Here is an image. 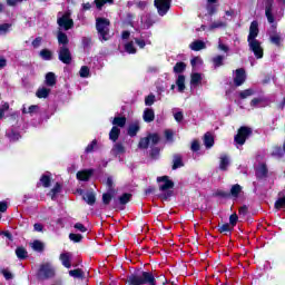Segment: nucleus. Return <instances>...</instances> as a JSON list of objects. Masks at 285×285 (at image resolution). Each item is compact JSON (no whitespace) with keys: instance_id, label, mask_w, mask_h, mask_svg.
Instances as JSON below:
<instances>
[{"instance_id":"obj_53","label":"nucleus","mask_w":285,"mask_h":285,"mask_svg":"<svg viewBox=\"0 0 285 285\" xmlns=\"http://www.w3.org/2000/svg\"><path fill=\"white\" fill-rule=\"evenodd\" d=\"M131 197L132 195L130 194H124L119 197V204H121V206H125V204H128V202H130Z\"/></svg>"},{"instance_id":"obj_5","label":"nucleus","mask_w":285,"mask_h":285,"mask_svg":"<svg viewBox=\"0 0 285 285\" xmlns=\"http://www.w3.org/2000/svg\"><path fill=\"white\" fill-rule=\"evenodd\" d=\"M40 279H50L55 277V267L50 263L42 264L38 272Z\"/></svg>"},{"instance_id":"obj_13","label":"nucleus","mask_w":285,"mask_h":285,"mask_svg":"<svg viewBox=\"0 0 285 285\" xmlns=\"http://www.w3.org/2000/svg\"><path fill=\"white\" fill-rule=\"evenodd\" d=\"M140 21L142 30H148L149 28H153V26L155 24V20H153V17L148 13L142 16Z\"/></svg>"},{"instance_id":"obj_40","label":"nucleus","mask_w":285,"mask_h":285,"mask_svg":"<svg viewBox=\"0 0 285 285\" xmlns=\"http://www.w3.org/2000/svg\"><path fill=\"white\" fill-rule=\"evenodd\" d=\"M31 248L33 250H36L37 253H41L43 250V244L41 243V240H33L30 244Z\"/></svg>"},{"instance_id":"obj_51","label":"nucleus","mask_w":285,"mask_h":285,"mask_svg":"<svg viewBox=\"0 0 285 285\" xmlns=\"http://www.w3.org/2000/svg\"><path fill=\"white\" fill-rule=\"evenodd\" d=\"M59 193H61V185L57 183L55 187L51 189V191L49 193V195L51 199H55V195H59Z\"/></svg>"},{"instance_id":"obj_2","label":"nucleus","mask_w":285,"mask_h":285,"mask_svg":"<svg viewBox=\"0 0 285 285\" xmlns=\"http://www.w3.org/2000/svg\"><path fill=\"white\" fill-rule=\"evenodd\" d=\"M127 282L130 285H157L155 284V275L149 272H142L140 274H131L127 277Z\"/></svg>"},{"instance_id":"obj_12","label":"nucleus","mask_w":285,"mask_h":285,"mask_svg":"<svg viewBox=\"0 0 285 285\" xmlns=\"http://www.w3.org/2000/svg\"><path fill=\"white\" fill-rule=\"evenodd\" d=\"M246 81V70L244 69H236L235 76H234V83L235 86H243V83Z\"/></svg>"},{"instance_id":"obj_42","label":"nucleus","mask_w":285,"mask_h":285,"mask_svg":"<svg viewBox=\"0 0 285 285\" xmlns=\"http://www.w3.org/2000/svg\"><path fill=\"white\" fill-rule=\"evenodd\" d=\"M7 136L10 139V141H19V139H21V135L19 132L14 131L13 129H11L7 134Z\"/></svg>"},{"instance_id":"obj_34","label":"nucleus","mask_w":285,"mask_h":285,"mask_svg":"<svg viewBox=\"0 0 285 285\" xmlns=\"http://www.w3.org/2000/svg\"><path fill=\"white\" fill-rule=\"evenodd\" d=\"M253 95H255V89L249 88V89L239 91L238 97L239 99H248V97H253Z\"/></svg>"},{"instance_id":"obj_60","label":"nucleus","mask_w":285,"mask_h":285,"mask_svg":"<svg viewBox=\"0 0 285 285\" xmlns=\"http://www.w3.org/2000/svg\"><path fill=\"white\" fill-rule=\"evenodd\" d=\"M147 6H148V0H138V1H136V7L139 10H146Z\"/></svg>"},{"instance_id":"obj_14","label":"nucleus","mask_w":285,"mask_h":285,"mask_svg":"<svg viewBox=\"0 0 285 285\" xmlns=\"http://www.w3.org/2000/svg\"><path fill=\"white\" fill-rule=\"evenodd\" d=\"M273 31L269 33V40L274 46H282V41H284V38H282V33L276 32L275 29H272Z\"/></svg>"},{"instance_id":"obj_52","label":"nucleus","mask_w":285,"mask_h":285,"mask_svg":"<svg viewBox=\"0 0 285 285\" xmlns=\"http://www.w3.org/2000/svg\"><path fill=\"white\" fill-rule=\"evenodd\" d=\"M148 146H150V138H148V136L145 137V138H141L139 144H138V147L142 148V149H146V148H148Z\"/></svg>"},{"instance_id":"obj_57","label":"nucleus","mask_w":285,"mask_h":285,"mask_svg":"<svg viewBox=\"0 0 285 285\" xmlns=\"http://www.w3.org/2000/svg\"><path fill=\"white\" fill-rule=\"evenodd\" d=\"M275 208H276L277 210H281V208H285V196L278 198V199L275 202Z\"/></svg>"},{"instance_id":"obj_4","label":"nucleus","mask_w":285,"mask_h":285,"mask_svg":"<svg viewBox=\"0 0 285 285\" xmlns=\"http://www.w3.org/2000/svg\"><path fill=\"white\" fill-rule=\"evenodd\" d=\"M58 26L62 28L63 30H70L75 26V21L70 18V12L66 13H58Z\"/></svg>"},{"instance_id":"obj_59","label":"nucleus","mask_w":285,"mask_h":285,"mask_svg":"<svg viewBox=\"0 0 285 285\" xmlns=\"http://www.w3.org/2000/svg\"><path fill=\"white\" fill-rule=\"evenodd\" d=\"M173 114L176 121H184V112L177 111V109H173Z\"/></svg>"},{"instance_id":"obj_10","label":"nucleus","mask_w":285,"mask_h":285,"mask_svg":"<svg viewBox=\"0 0 285 285\" xmlns=\"http://www.w3.org/2000/svg\"><path fill=\"white\" fill-rule=\"evenodd\" d=\"M259 35V22L254 20L249 26V35L247 41H257V36Z\"/></svg>"},{"instance_id":"obj_63","label":"nucleus","mask_w":285,"mask_h":285,"mask_svg":"<svg viewBox=\"0 0 285 285\" xmlns=\"http://www.w3.org/2000/svg\"><path fill=\"white\" fill-rule=\"evenodd\" d=\"M155 104V95H149L145 98V106H153Z\"/></svg>"},{"instance_id":"obj_6","label":"nucleus","mask_w":285,"mask_h":285,"mask_svg":"<svg viewBox=\"0 0 285 285\" xmlns=\"http://www.w3.org/2000/svg\"><path fill=\"white\" fill-rule=\"evenodd\" d=\"M58 59L67 66H70V63H72V53H70V49L68 48V46L59 47Z\"/></svg>"},{"instance_id":"obj_55","label":"nucleus","mask_w":285,"mask_h":285,"mask_svg":"<svg viewBox=\"0 0 285 285\" xmlns=\"http://www.w3.org/2000/svg\"><path fill=\"white\" fill-rule=\"evenodd\" d=\"M40 181L45 188H50V176L42 175Z\"/></svg>"},{"instance_id":"obj_48","label":"nucleus","mask_w":285,"mask_h":285,"mask_svg":"<svg viewBox=\"0 0 285 285\" xmlns=\"http://www.w3.org/2000/svg\"><path fill=\"white\" fill-rule=\"evenodd\" d=\"M125 50L129 55H135L137 52V49L135 48V42H128L125 45Z\"/></svg>"},{"instance_id":"obj_11","label":"nucleus","mask_w":285,"mask_h":285,"mask_svg":"<svg viewBox=\"0 0 285 285\" xmlns=\"http://www.w3.org/2000/svg\"><path fill=\"white\" fill-rule=\"evenodd\" d=\"M157 181L159 184V190H170L175 186L173 180L168 179V176L158 177Z\"/></svg>"},{"instance_id":"obj_8","label":"nucleus","mask_w":285,"mask_h":285,"mask_svg":"<svg viewBox=\"0 0 285 285\" xmlns=\"http://www.w3.org/2000/svg\"><path fill=\"white\" fill-rule=\"evenodd\" d=\"M247 43L249 46V50L254 52L256 59L264 58V48H262V42H259V40H249Z\"/></svg>"},{"instance_id":"obj_50","label":"nucleus","mask_w":285,"mask_h":285,"mask_svg":"<svg viewBox=\"0 0 285 285\" xmlns=\"http://www.w3.org/2000/svg\"><path fill=\"white\" fill-rule=\"evenodd\" d=\"M79 75L80 77H82V79H87V77H90V68H88L87 66H82L80 68Z\"/></svg>"},{"instance_id":"obj_45","label":"nucleus","mask_w":285,"mask_h":285,"mask_svg":"<svg viewBox=\"0 0 285 285\" xmlns=\"http://www.w3.org/2000/svg\"><path fill=\"white\" fill-rule=\"evenodd\" d=\"M97 148V139H94L86 148L85 153L87 155H90V153H95V149Z\"/></svg>"},{"instance_id":"obj_18","label":"nucleus","mask_w":285,"mask_h":285,"mask_svg":"<svg viewBox=\"0 0 285 285\" xmlns=\"http://www.w3.org/2000/svg\"><path fill=\"white\" fill-rule=\"evenodd\" d=\"M142 119L147 124H150L151 121H155V110H153L150 108H146L144 110Z\"/></svg>"},{"instance_id":"obj_44","label":"nucleus","mask_w":285,"mask_h":285,"mask_svg":"<svg viewBox=\"0 0 285 285\" xmlns=\"http://www.w3.org/2000/svg\"><path fill=\"white\" fill-rule=\"evenodd\" d=\"M190 83L191 86H199L202 83V73H193Z\"/></svg>"},{"instance_id":"obj_30","label":"nucleus","mask_w":285,"mask_h":285,"mask_svg":"<svg viewBox=\"0 0 285 285\" xmlns=\"http://www.w3.org/2000/svg\"><path fill=\"white\" fill-rule=\"evenodd\" d=\"M47 86H55V83H57V76H55V72H48L46 75V80H45Z\"/></svg>"},{"instance_id":"obj_29","label":"nucleus","mask_w":285,"mask_h":285,"mask_svg":"<svg viewBox=\"0 0 285 285\" xmlns=\"http://www.w3.org/2000/svg\"><path fill=\"white\" fill-rule=\"evenodd\" d=\"M224 59H226V57L222 56V55H217L212 59L213 66L214 68H222V66H224Z\"/></svg>"},{"instance_id":"obj_36","label":"nucleus","mask_w":285,"mask_h":285,"mask_svg":"<svg viewBox=\"0 0 285 285\" xmlns=\"http://www.w3.org/2000/svg\"><path fill=\"white\" fill-rule=\"evenodd\" d=\"M60 262H62V265L66 267V268H70V254L68 253H65V254H61L60 255Z\"/></svg>"},{"instance_id":"obj_54","label":"nucleus","mask_w":285,"mask_h":285,"mask_svg":"<svg viewBox=\"0 0 285 285\" xmlns=\"http://www.w3.org/2000/svg\"><path fill=\"white\" fill-rule=\"evenodd\" d=\"M147 137L149 139V144H153V146H156V144H159V135L149 134Z\"/></svg>"},{"instance_id":"obj_9","label":"nucleus","mask_w":285,"mask_h":285,"mask_svg":"<svg viewBox=\"0 0 285 285\" xmlns=\"http://www.w3.org/2000/svg\"><path fill=\"white\" fill-rule=\"evenodd\" d=\"M154 4L160 17H165L170 10V0H155Z\"/></svg>"},{"instance_id":"obj_49","label":"nucleus","mask_w":285,"mask_h":285,"mask_svg":"<svg viewBox=\"0 0 285 285\" xmlns=\"http://www.w3.org/2000/svg\"><path fill=\"white\" fill-rule=\"evenodd\" d=\"M1 275H3L4 279H7V282L10 279H14V274H12V272H10L8 268L1 269Z\"/></svg>"},{"instance_id":"obj_41","label":"nucleus","mask_w":285,"mask_h":285,"mask_svg":"<svg viewBox=\"0 0 285 285\" xmlns=\"http://www.w3.org/2000/svg\"><path fill=\"white\" fill-rule=\"evenodd\" d=\"M239 193H242V187L239 186V184L232 186L230 188L232 197H235V199H237V197H239Z\"/></svg>"},{"instance_id":"obj_37","label":"nucleus","mask_w":285,"mask_h":285,"mask_svg":"<svg viewBox=\"0 0 285 285\" xmlns=\"http://www.w3.org/2000/svg\"><path fill=\"white\" fill-rule=\"evenodd\" d=\"M94 3L96 4V8L98 10H101L106 3H109V6H112L115 3V0H95Z\"/></svg>"},{"instance_id":"obj_28","label":"nucleus","mask_w":285,"mask_h":285,"mask_svg":"<svg viewBox=\"0 0 285 285\" xmlns=\"http://www.w3.org/2000/svg\"><path fill=\"white\" fill-rule=\"evenodd\" d=\"M82 199H85V202L89 204V206H92L95 202H97V198L95 197V193L92 191H87L86 194H83Z\"/></svg>"},{"instance_id":"obj_1","label":"nucleus","mask_w":285,"mask_h":285,"mask_svg":"<svg viewBox=\"0 0 285 285\" xmlns=\"http://www.w3.org/2000/svg\"><path fill=\"white\" fill-rule=\"evenodd\" d=\"M274 0H265V17L271 24L272 30H277V22L284 18V9L275 11Z\"/></svg>"},{"instance_id":"obj_32","label":"nucleus","mask_w":285,"mask_h":285,"mask_svg":"<svg viewBox=\"0 0 285 285\" xmlns=\"http://www.w3.org/2000/svg\"><path fill=\"white\" fill-rule=\"evenodd\" d=\"M173 170H177V168H181L184 166V161L181 160V155H174V159H173Z\"/></svg>"},{"instance_id":"obj_61","label":"nucleus","mask_w":285,"mask_h":285,"mask_svg":"<svg viewBox=\"0 0 285 285\" xmlns=\"http://www.w3.org/2000/svg\"><path fill=\"white\" fill-rule=\"evenodd\" d=\"M233 230V227H230L229 224H223L219 226V233H230Z\"/></svg>"},{"instance_id":"obj_27","label":"nucleus","mask_w":285,"mask_h":285,"mask_svg":"<svg viewBox=\"0 0 285 285\" xmlns=\"http://www.w3.org/2000/svg\"><path fill=\"white\" fill-rule=\"evenodd\" d=\"M144 39H146V37H144V35L141 36L140 39L139 38L135 39L138 48L144 49V48H146V46H151L153 45V41H150V39H146V40H144Z\"/></svg>"},{"instance_id":"obj_35","label":"nucleus","mask_w":285,"mask_h":285,"mask_svg":"<svg viewBox=\"0 0 285 285\" xmlns=\"http://www.w3.org/2000/svg\"><path fill=\"white\" fill-rule=\"evenodd\" d=\"M219 28H226V21L217 20L212 22L208 30H217Z\"/></svg>"},{"instance_id":"obj_20","label":"nucleus","mask_w":285,"mask_h":285,"mask_svg":"<svg viewBox=\"0 0 285 285\" xmlns=\"http://www.w3.org/2000/svg\"><path fill=\"white\" fill-rule=\"evenodd\" d=\"M37 114H39V106L37 105H31L28 108L26 106L22 107V115H30L32 117Z\"/></svg>"},{"instance_id":"obj_58","label":"nucleus","mask_w":285,"mask_h":285,"mask_svg":"<svg viewBox=\"0 0 285 285\" xmlns=\"http://www.w3.org/2000/svg\"><path fill=\"white\" fill-rule=\"evenodd\" d=\"M218 50H220L222 52H225V53L230 52V48L228 46L224 45L222 39L218 40Z\"/></svg>"},{"instance_id":"obj_21","label":"nucleus","mask_w":285,"mask_h":285,"mask_svg":"<svg viewBox=\"0 0 285 285\" xmlns=\"http://www.w3.org/2000/svg\"><path fill=\"white\" fill-rule=\"evenodd\" d=\"M139 132V121H134L128 127L129 137H136Z\"/></svg>"},{"instance_id":"obj_15","label":"nucleus","mask_w":285,"mask_h":285,"mask_svg":"<svg viewBox=\"0 0 285 285\" xmlns=\"http://www.w3.org/2000/svg\"><path fill=\"white\" fill-rule=\"evenodd\" d=\"M267 100L265 97H258L250 100L252 108H265Z\"/></svg>"},{"instance_id":"obj_38","label":"nucleus","mask_w":285,"mask_h":285,"mask_svg":"<svg viewBox=\"0 0 285 285\" xmlns=\"http://www.w3.org/2000/svg\"><path fill=\"white\" fill-rule=\"evenodd\" d=\"M112 126L124 128V126H126V117H115L112 120Z\"/></svg>"},{"instance_id":"obj_33","label":"nucleus","mask_w":285,"mask_h":285,"mask_svg":"<svg viewBox=\"0 0 285 285\" xmlns=\"http://www.w3.org/2000/svg\"><path fill=\"white\" fill-rule=\"evenodd\" d=\"M36 95L38 99H47V97L50 95V89L46 87L39 88Z\"/></svg>"},{"instance_id":"obj_3","label":"nucleus","mask_w":285,"mask_h":285,"mask_svg":"<svg viewBox=\"0 0 285 285\" xmlns=\"http://www.w3.org/2000/svg\"><path fill=\"white\" fill-rule=\"evenodd\" d=\"M96 28L100 41H108L110 39V20L106 18L96 19Z\"/></svg>"},{"instance_id":"obj_43","label":"nucleus","mask_w":285,"mask_h":285,"mask_svg":"<svg viewBox=\"0 0 285 285\" xmlns=\"http://www.w3.org/2000/svg\"><path fill=\"white\" fill-rule=\"evenodd\" d=\"M16 255L19 259H26L28 257V252L23 247H18L16 249Z\"/></svg>"},{"instance_id":"obj_23","label":"nucleus","mask_w":285,"mask_h":285,"mask_svg":"<svg viewBox=\"0 0 285 285\" xmlns=\"http://www.w3.org/2000/svg\"><path fill=\"white\" fill-rule=\"evenodd\" d=\"M124 153H126V147H124L120 142L114 145L111 149V155H115V157H117V155H124Z\"/></svg>"},{"instance_id":"obj_46","label":"nucleus","mask_w":285,"mask_h":285,"mask_svg":"<svg viewBox=\"0 0 285 285\" xmlns=\"http://www.w3.org/2000/svg\"><path fill=\"white\" fill-rule=\"evenodd\" d=\"M12 29V23H2L0 24V35H8Z\"/></svg>"},{"instance_id":"obj_56","label":"nucleus","mask_w":285,"mask_h":285,"mask_svg":"<svg viewBox=\"0 0 285 285\" xmlns=\"http://www.w3.org/2000/svg\"><path fill=\"white\" fill-rule=\"evenodd\" d=\"M184 70H186V63L184 62H177L174 67V72L176 73L184 72Z\"/></svg>"},{"instance_id":"obj_31","label":"nucleus","mask_w":285,"mask_h":285,"mask_svg":"<svg viewBox=\"0 0 285 285\" xmlns=\"http://www.w3.org/2000/svg\"><path fill=\"white\" fill-rule=\"evenodd\" d=\"M204 145L206 146V148H213V146H215V138H213V135H210L208 132L205 134Z\"/></svg>"},{"instance_id":"obj_26","label":"nucleus","mask_w":285,"mask_h":285,"mask_svg":"<svg viewBox=\"0 0 285 285\" xmlns=\"http://www.w3.org/2000/svg\"><path fill=\"white\" fill-rule=\"evenodd\" d=\"M119 135H121V129L117 126H114L109 132V139L111 141H117L119 139Z\"/></svg>"},{"instance_id":"obj_39","label":"nucleus","mask_w":285,"mask_h":285,"mask_svg":"<svg viewBox=\"0 0 285 285\" xmlns=\"http://www.w3.org/2000/svg\"><path fill=\"white\" fill-rule=\"evenodd\" d=\"M40 57L45 61H50L52 59V51H50L49 49H42L40 51Z\"/></svg>"},{"instance_id":"obj_19","label":"nucleus","mask_w":285,"mask_h":285,"mask_svg":"<svg viewBox=\"0 0 285 285\" xmlns=\"http://www.w3.org/2000/svg\"><path fill=\"white\" fill-rule=\"evenodd\" d=\"M76 177L79 181H88V179L92 177V170H80L77 173Z\"/></svg>"},{"instance_id":"obj_16","label":"nucleus","mask_w":285,"mask_h":285,"mask_svg":"<svg viewBox=\"0 0 285 285\" xmlns=\"http://www.w3.org/2000/svg\"><path fill=\"white\" fill-rule=\"evenodd\" d=\"M228 166H230V158L228 155L223 154L219 157V169L220 170H228Z\"/></svg>"},{"instance_id":"obj_25","label":"nucleus","mask_w":285,"mask_h":285,"mask_svg":"<svg viewBox=\"0 0 285 285\" xmlns=\"http://www.w3.org/2000/svg\"><path fill=\"white\" fill-rule=\"evenodd\" d=\"M57 39H58L59 48H61V46H68L69 43L68 36L62 31L58 32Z\"/></svg>"},{"instance_id":"obj_47","label":"nucleus","mask_w":285,"mask_h":285,"mask_svg":"<svg viewBox=\"0 0 285 285\" xmlns=\"http://www.w3.org/2000/svg\"><path fill=\"white\" fill-rule=\"evenodd\" d=\"M70 277H75L76 279H81L83 277V271L81 269H72L69 272Z\"/></svg>"},{"instance_id":"obj_64","label":"nucleus","mask_w":285,"mask_h":285,"mask_svg":"<svg viewBox=\"0 0 285 285\" xmlns=\"http://www.w3.org/2000/svg\"><path fill=\"white\" fill-rule=\"evenodd\" d=\"M91 45H92V39H90L88 37L82 38V47L83 48H90Z\"/></svg>"},{"instance_id":"obj_24","label":"nucleus","mask_w":285,"mask_h":285,"mask_svg":"<svg viewBox=\"0 0 285 285\" xmlns=\"http://www.w3.org/2000/svg\"><path fill=\"white\" fill-rule=\"evenodd\" d=\"M266 175H268V168L266 167V165L261 164L258 166V168L256 169V176L259 179H264V177H266Z\"/></svg>"},{"instance_id":"obj_7","label":"nucleus","mask_w":285,"mask_h":285,"mask_svg":"<svg viewBox=\"0 0 285 285\" xmlns=\"http://www.w3.org/2000/svg\"><path fill=\"white\" fill-rule=\"evenodd\" d=\"M253 135V130L248 127H240L238 134L235 136L234 140L238 146H244L246 144V138Z\"/></svg>"},{"instance_id":"obj_22","label":"nucleus","mask_w":285,"mask_h":285,"mask_svg":"<svg viewBox=\"0 0 285 285\" xmlns=\"http://www.w3.org/2000/svg\"><path fill=\"white\" fill-rule=\"evenodd\" d=\"M176 86L178 88V92H184V90H186V77H184V75L178 76Z\"/></svg>"},{"instance_id":"obj_62","label":"nucleus","mask_w":285,"mask_h":285,"mask_svg":"<svg viewBox=\"0 0 285 285\" xmlns=\"http://www.w3.org/2000/svg\"><path fill=\"white\" fill-rule=\"evenodd\" d=\"M202 63H204V60H202V58L199 57H195L194 59L190 60V65L193 66V68L197 66H202Z\"/></svg>"},{"instance_id":"obj_17","label":"nucleus","mask_w":285,"mask_h":285,"mask_svg":"<svg viewBox=\"0 0 285 285\" xmlns=\"http://www.w3.org/2000/svg\"><path fill=\"white\" fill-rule=\"evenodd\" d=\"M190 50L194 52H199V50H206V42L202 40H195L189 45Z\"/></svg>"}]
</instances>
